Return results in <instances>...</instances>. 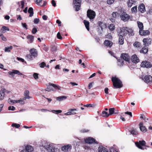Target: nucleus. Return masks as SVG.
Returning a JSON list of instances; mask_svg holds the SVG:
<instances>
[{
    "label": "nucleus",
    "instance_id": "nucleus-1",
    "mask_svg": "<svg viewBox=\"0 0 152 152\" xmlns=\"http://www.w3.org/2000/svg\"><path fill=\"white\" fill-rule=\"evenodd\" d=\"M40 147L41 148H44L48 152H60L58 149L53 147L52 145L45 142H43Z\"/></svg>",
    "mask_w": 152,
    "mask_h": 152
},
{
    "label": "nucleus",
    "instance_id": "nucleus-2",
    "mask_svg": "<svg viewBox=\"0 0 152 152\" xmlns=\"http://www.w3.org/2000/svg\"><path fill=\"white\" fill-rule=\"evenodd\" d=\"M112 81L115 88H120L122 87L123 86L122 83L118 78L115 77H112Z\"/></svg>",
    "mask_w": 152,
    "mask_h": 152
},
{
    "label": "nucleus",
    "instance_id": "nucleus-3",
    "mask_svg": "<svg viewBox=\"0 0 152 152\" xmlns=\"http://www.w3.org/2000/svg\"><path fill=\"white\" fill-rule=\"evenodd\" d=\"M57 89L61 90V87L53 84L49 83L47 86V88L45 89V90L46 91L49 92L51 91H55Z\"/></svg>",
    "mask_w": 152,
    "mask_h": 152
},
{
    "label": "nucleus",
    "instance_id": "nucleus-4",
    "mask_svg": "<svg viewBox=\"0 0 152 152\" xmlns=\"http://www.w3.org/2000/svg\"><path fill=\"white\" fill-rule=\"evenodd\" d=\"M135 144L136 146L139 149L141 150L146 149V142L144 140L139 141V142H135Z\"/></svg>",
    "mask_w": 152,
    "mask_h": 152
},
{
    "label": "nucleus",
    "instance_id": "nucleus-5",
    "mask_svg": "<svg viewBox=\"0 0 152 152\" xmlns=\"http://www.w3.org/2000/svg\"><path fill=\"white\" fill-rule=\"evenodd\" d=\"M87 16L90 21H93L96 16V13L94 11L91 10H88L87 11Z\"/></svg>",
    "mask_w": 152,
    "mask_h": 152
},
{
    "label": "nucleus",
    "instance_id": "nucleus-6",
    "mask_svg": "<svg viewBox=\"0 0 152 152\" xmlns=\"http://www.w3.org/2000/svg\"><path fill=\"white\" fill-rule=\"evenodd\" d=\"M29 92L28 90H26L24 92V97L23 98H20V99L22 100L21 104H24L25 102V100L26 99H29L31 98V97L29 96Z\"/></svg>",
    "mask_w": 152,
    "mask_h": 152
},
{
    "label": "nucleus",
    "instance_id": "nucleus-7",
    "mask_svg": "<svg viewBox=\"0 0 152 152\" xmlns=\"http://www.w3.org/2000/svg\"><path fill=\"white\" fill-rule=\"evenodd\" d=\"M81 0H75L73 1V3L75 5V7L76 11H78L80 9Z\"/></svg>",
    "mask_w": 152,
    "mask_h": 152
},
{
    "label": "nucleus",
    "instance_id": "nucleus-8",
    "mask_svg": "<svg viewBox=\"0 0 152 152\" xmlns=\"http://www.w3.org/2000/svg\"><path fill=\"white\" fill-rule=\"evenodd\" d=\"M120 18L121 20L124 22H126L129 20L130 18V16L126 12H123L120 15Z\"/></svg>",
    "mask_w": 152,
    "mask_h": 152
},
{
    "label": "nucleus",
    "instance_id": "nucleus-9",
    "mask_svg": "<svg viewBox=\"0 0 152 152\" xmlns=\"http://www.w3.org/2000/svg\"><path fill=\"white\" fill-rule=\"evenodd\" d=\"M140 65L142 67L150 68L152 67V64L150 62L148 61H145L142 62Z\"/></svg>",
    "mask_w": 152,
    "mask_h": 152
},
{
    "label": "nucleus",
    "instance_id": "nucleus-10",
    "mask_svg": "<svg viewBox=\"0 0 152 152\" xmlns=\"http://www.w3.org/2000/svg\"><path fill=\"white\" fill-rule=\"evenodd\" d=\"M121 57L126 61L129 62L130 61V56L128 54L124 53L121 54Z\"/></svg>",
    "mask_w": 152,
    "mask_h": 152
},
{
    "label": "nucleus",
    "instance_id": "nucleus-11",
    "mask_svg": "<svg viewBox=\"0 0 152 152\" xmlns=\"http://www.w3.org/2000/svg\"><path fill=\"white\" fill-rule=\"evenodd\" d=\"M9 74L10 75H11L12 77H13L14 76L15 74H17L19 75H22V74L18 70H12L11 72H8Z\"/></svg>",
    "mask_w": 152,
    "mask_h": 152
},
{
    "label": "nucleus",
    "instance_id": "nucleus-12",
    "mask_svg": "<svg viewBox=\"0 0 152 152\" xmlns=\"http://www.w3.org/2000/svg\"><path fill=\"white\" fill-rule=\"evenodd\" d=\"M30 53L34 58L37 57L38 55V53L36 49L34 48L31 49L29 51Z\"/></svg>",
    "mask_w": 152,
    "mask_h": 152
},
{
    "label": "nucleus",
    "instance_id": "nucleus-13",
    "mask_svg": "<svg viewBox=\"0 0 152 152\" xmlns=\"http://www.w3.org/2000/svg\"><path fill=\"white\" fill-rule=\"evenodd\" d=\"M7 92V93H8L9 92L5 88H2L0 91V100H2L4 96V93Z\"/></svg>",
    "mask_w": 152,
    "mask_h": 152
},
{
    "label": "nucleus",
    "instance_id": "nucleus-14",
    "mask_svg": "<svg viewBox=\"0 0 152 152\" xmlns=\"http://www.w3.org/2000/svg\"><path fill=\"white\" fill-rule=\"evenodd\" d=\"M77 109H70L68 110V111L65 113L64 114L65 115H75L76 114L75 112L73 111H76Z\"/></svg>",
    "mask_w": 152,
    "mask_h": 152
},
{
    "label": "nucleus",
    "instance_id": "nucleus-15",
    "mask_svg": "<svg viewBox=\"0 0 152 152\" xmlns=\"http://www.w3.org/2000/svg\"><path fill=\"white\" fill-rule=\"evenodd\" d=\"M128 28L124 27L121 29V31L119 34H121L123 35H125L128 33Z\"/></svg>",
    "mask_w": 152,
    "mask_h": 152
},
{
    "label": "nucleus",
    "instance_id": "nucleus-16",
    "mask_svg": "<svg viewBox=\"0 0 152 152\" xmlns=\"http://www.w3.org/2000/svg\"><path fill=\"white\" fill-rule=\"evenodd\" d=\"M144 81L148 83L152 82V77L149 75L145 76L144 77Z\"/></svg>",
    "mask_w": 152,
    "mask_h": 152
},
{
    "label": "nucleus",
    "instance_id": "nucleus-17",
    "mask_svg": "<svg viewBox=\"0 0 152 152\" xmlns=\"http://www.w3.org/2000/svg\"><path fill=\"white\" fill-rule=\"evenodd\" d=\"M131 59L132 62L134 63H137L139 61V58L135 54L132 56Z\"/></svg>",
    "mask_w": 152,
    "mask_h": 152
},
{
    "label": "nucleus",
    "instance_id": "nucleus-18",
    "mask_svg": "<svg viewBox=\"0 0 152 152\" xmlns=\"http://www.w3.org/2000/svg\"><path fill=\"white\" fill-rule=\"evenodd\" d=\"M143 42L144 45L146 46L151 44V41L150 39L144 38L143 40Z\"/></svg>",
    "mask_w": 152,
    "mask_h": 152
},
{
    "label": "nucleus",
    "instance_id": "nucleus-19",
    "mask_svg": "<svg viewBox=\"0 0 152 152\" xmlns=\"http://www.w3.org/2000/svg\"><path fill=\"white\" fill-rule=\"evenodd\" d=\"M71 145H65L62 147L61 150L62 151L64 152L68 151L69 149L71 148Z\"/></svg>",
    "mask_w": 152,
    "mask_h": 152
},
{
    "label": "nucleus",
    "instance_id": "nucleus-20",
    "mask_svg": "<svg viewBox=\"0 0 152 152\" xmlns=\"http://www.w3.org/2000/svg\"><path fill=\"white\" fill-rule=\"evenodd\" d=\"M8 102L9 103L14 104L16 103H20V104H21L22 100L20 98L18 100H12L10 99L9 98L8 99Z\"/></svg>",
    "mask_w": 152,
    "mask_h": 152
},
{
    "label": "nucleus",
    "instance_id": "nucleus-21",
    "mask_svg": "<svg viewBox=\"0 0 152 152\" xmlns=\"http://www.w3.org/2000/svg\"><path fill=\"white\" fill-rule=\"evenodd\" d=\"M85 142L89 144L93 143L95 141V139L92 137H89L85 139Z\"/></svg>",
    "mask_w": 152,
    "mask_h": 152
},
{
    "label": "nucleus",
    "instance_id": "nucleus-22",
    "mask_svg": "<svg viewBox=\"0 0 152 152\" xmlns=\"http://www.w3.org/2000/svg\"><path fill=\"white\" fill-rule=\"evenodd\" d=\"M138 10L141 13H144L145 11V6L143 4H140L138 7Z\"/></svg>",
    "mask_w": 152,
    "mask_h": 152
},
{
    "label": "nucleus",
    "instance_id": "nucleus-23",
    "mask_svg": "<svg viewBox=\"0 0 152 152\" xmlns=\"http://www.w3.org/2000/svg\"><path fill=\"white\" fill-rule=\"evenodd\" d=\"M139 126L140 131L142 132H145L147 130L146 129L145 127L143 125V124L142 122H140Z\"/></svg>",
    "mask_w": 152,
    "mask_h": 152
},
{
    "label": "nucleus",
    "instance_id": "nucleus-24",
    "mask_svg": "<svg viewBox=\"0 0 152 152\" xmlns=\"http://www.w3.org/2000/svg\"><path fill=\"white\" fill-rule=\"evenodd\" d=\"M150 33L148 30H143V29L139 30V33L141 35L145 36L148 35Z\"/></svg>",
    "mask_w": 152,
    "mask_h": 152
},
{
    "label": "nucleus",
    "instance_id": "nucleus-25",
    "mask_svg": "<svg viewBox=\"0 0 152 152\" xmlns=\"http://www.w3.org/2000/svg\"><path fill=\"white\" fill-rule=\"evenodd\" d=\"M27 39H28V43L30 44L32 43L34 40V36L32 35H28L27 37Z\"/></svg>",
    "mask_w": 152,
    "mask_h": 152
},
{
    "label": "nucleus",
    "instance_id": "nucleus-26",
    "mask_svg": "<svg viewBox=\"0 0 152 152\" xmlns=\"http://www.w3.org/2000/svg\"><path fill=\"white\" fill-rule=\"evenodd\" d=\"M98 152H108V150L102 146H100L98 148Z\"/></svg>",
    "mask_w": 152,
    "mask_h": 152
},
{
    "label": "nucleus",
    "instance_id": "nucleus-27",
    "mask_svg": "<svg viewBox=\"0 0 152 152\" xmlns=\"http://www.w3.org/2000/svg\"><path fill=\"white\" fill-rule=\"evenodd\" d=\"M119 38L118 43L120 45H122L124 43V38L123 36L121 34H119Z\"/></svg>",
    "mask_w": 152,
    "mask_h": 152
},
{
    "label": "nucleus",
    "instance_id": "nucleus-28",
    "mask_svg": "<svg viewBox=\"0 0 152 152\" xmlns=\"http://www.w3.org/2000/svg\"><path fill=\"white\" fill-rule=\"evenodd\" d=\"M25 150L28 152H31L33 151L34 148L31 146L27 145L25 147Z\"/></svg>",
    "mask_w": 152,
    "mask_h": 152
},
{
    "label": "nucleus",
    "instance_id": "nucleus-29",
    "mask_svg": "<svg viewBox=\"0 0 152 152\" xmlns=\"http://www.w3.org/2000/svg\"><path fill=\"white\" fill-rule=\"evenodd\" d=\"M104 44L105 45L110 47H111L113 44L112 42L107 40L104 41Z\"/></svg>",
    "mask_w": 152,
    "mask_h": 152
},
{
    "label": "nucleus",
    "instance_id": "nucleus-30",
    "mask_svg": "<svg viewBox=\"0 0 152 152\" xmlns=\"http://www.w3.org/2000/svg\"><path fill=\"white\" fill-rule=\"evenodd\" d=\"M99 27L101 28L102 30L103 29L105 28L106 27V25L105 23L99 22Z\"/></svg>",
    "mask_w": 152,
    "mask_h": 152
},
{
    "label": "nucleus",
    "instance_id": "nucleus-31",
    "mask_svg": "<svg viewBox=\"0 0 152 152\" xmlns=\"http://www.w3.org/2000/svg\"><path fill=\"white\" fill-rule=\"evenodd\" d=\"M136 2V0H129L128 2V6L129 7H131L132 4Z\"/></svg>",
    "mask_w": 152,
    "mask_h": 152
},
{
    "label": "nucleus",
    "instance_id": "nucleus-32",
    "mask_svg": "<svg viewBox=\"0 0 152 152\" xmlns=\"http://www.w3.org/2000/svg\"><path fill=\"white\" fill-rule=\"evenodd\" d=\"M148 51L147 48L145 46L142 49L140 52L141 53H146L148 52Z\"/></svg>",
    "mask_w": 152,
    "mask_h": 152
},
{
    "label": "nucleus",
    "instance_id": "nucleus-33",
    "mask_svg": "<svg viewBox=\"0 0 152 152\" xmlns=\"http://www.w3.org/2000/svg\"><path fill=\"white\" fill-rule=\"evenodd\" d=\"M66 97L65 96H61L59 97H57L56 99L58 101H61L63 100L64 99H66Z\"/></svg>",
    "mask_w": 152,
    "mask_h": 152
},
{
    "label": "nucleus",
    "instance_id": "nucleus-34",
    "mask_svg": "<svg viewBox=\"0 0 152 152\" xmlns=\"http://www.w3.org/2000/svg\"><path fill=\"white\" fill-rule=\"evenodd\" d=\"M9 31V28L7 27L3 26L2 27V28L1 30V32L4 33L6 32V31Z\"/></svg>",
    "mask_w": 152,
    "mask_h": 152
},
{
    "label": "nucleus",
    "instance_id": "nucleus-35",
    "mask_svg": "<svg viewBox=\"0 0 152 152\" xmlns=\"http://www.w3.org/2000/svg\"><path fill=\"white\" fill-rule=\"evenodd\" d=\"M137 23L138 24V27L140 29L139 30L143 29V23L140 21H137Z\"/></svg>",
    "mask_w": 152,
    "mask_h": 152
},
{
    "label": "nucleus",
    "instance_id": "nucleus-36",
    "mask_svg": "<svg viewBox=\"0 0 152 152\" xmlns=\"http://www.w3.org/2000/svg\"><path fill=\"white\" fill-rule=\"evenodd\" d=\"M84 23L85 24V25L86 27V28L89 31V23L88 21H86V20H84Z\"/></svg>",
    "mask_w": 152,
    "mask_h": 152
},
{
    "label": "nucleus",
    "instance_id": "nucleus-37",
    "mask_svg": "<svg viewBox=\"0 0 152 152\" xmlns=\"http://www.w3.org/2000/svg\"><path fill=\"white\" fill-rule=\"evenodd\" d=\"M28 12L30 13L29 16L31 17L33 16L34 13L33 11V9L32 7H30L28 10Z\"/></svg>",
    "mask_w": 152,
    "mask_h": 152
},
{
    "label": "nucleus",
    "instance_id": "nucleus-38",
    "mask_svg": "<svg viewBox=\"0 0 152 152\" xmlns=\"http://www.w3.org/2000/svg\"><path fill=\"white\" fill-rule=\"evenodd\" d=\"M26 58L28 61H31L33 59V56L30 54L27 55Z\"/></svg>",
    "mask_w": 152,
    "mask_h": 152
},
{
    "label": "nucleus",
    "instance_id": "nucleus-39",
    "mask_svg": "<svg viewBox=\"0 0 152 152\" xmlns=\"http://www.w3.org/2000/svg\"><path fill=\"white\" fill-rule=\"evenodd\" d=\"M128 33L130 36H133L134 35V33L133 32V30L131 28H128Z\"/></svg>",
    "mask_w": 152,
    "mask_h": 152
},
{
    "label": "nucleus",
    "instance_id": "nucleus-40",
    "mask_svg": "<svg viewBox=\"0 0 152 152\" xmlns=\"http://www.w3.org/2000/svg\"><path fill=\"white\" fill-rule=\"evenodd\" d=\"M109 29L111 31L114 30L115 28V26L114 24H110L108 27Z\"/></svg>",
    "mask_w": 152,
    "mask_h": 152
},
{
    "label": "nucleus",
    "instance_id": "nucleus-41",
    "mask_svg": "<svg viewBox=\"0 0 152 152\" xmlns=\"http://www.w3.org/2000/svg\"><path fill=\"white\" fill-rule=\"evenodd\" d=\"M110 116L109 113L107 112L103 111L102 112V116L104 117H107Z\"/></svg>",
    "mask_w": 152,
    "mask_h": 152
},
{
    "label": "nucleus",
    "instance_id": "nucleus-42",
    "mask_svg": "<svg viewBox=\"0 0 152 152\" xmlns=\"http://www.w3.org/2000/svg\"><path fill=\"white\" fill-rule=\"evenodd\" d=\"M133 45L134 47L137 48H140L141 46L140 43L137 42H135Z\"/></svg>",
    "mask_w": 152,
    "mask_h": 152
},
{
    "label": "nucleus",
    "instance_id": "nucleus-43",
    "mask_svg": "<svg viewBox=\"0 0 152 152\" xmlns=\"http://www.w3.org/2000/svg\"><path fill=\"white\" fill-rule=\"evenodd\" d=\"M12 49V46L9 47H6L5 48V52H10V50Z\"/></svg>",
    "mask_w": 152,
    "mask_h": 152
},
{
    "label": "nucleus",
    "instance_id": "nucleus-44",
    "mask_svg": "<svg viewBox=\"0 0 152 152\" xmlns=\"http://www.w3.org/2000/svg\"><path fill=\"white\" fill-rule=\"evenodd\" d=\"M96 106L94 104H88L84 105V106L87 107H94Z\"/></svg>",
    "mask_w": 152,
    "mask_h": 152
},
{
    "label": "nucleus",
    "instance_id": "nucleus-45",
    "mask_svg": "<svg viewBox=\"0 0 152 152\" xmlns=\"http://www.w3.org/2000/svg\"><path fill=\"white\" fill-rule=\"evenodd\" d=\"M115 109L114 108H110L109 109V115H110L113 114L114 112Z\"/></svg>",
    "mask_w": 152,
    "mask_h": 152
},
{
    "label": "nucleus",
    "instance_id": "nucleus-46",
    "mask_svg": "<svg viewBox=\"0 0 152 152\" xmlns=\"http://www.w3.org/2000/svg\"><path fill=\"white\" fill-rule=\"evenodd\" d=\"M51 112L53 113L57 114H58V113H61L62 111L61 110H51Z\"/></svg>",
    "mask_w": 152,
    "mask_h": 152
},
{
    "label": "nucleus",
    "instance_id": "nucleus-47",
    "mask_svg": "<svg viewBox=\"0 0 152 152\" xmlns=\"http://www.w3.org/2000/svg\"><path fill=\"white\" fill-rule=\"evenodd\" d=\"M130 131L131 133L132 134L136 135L138 134V132L136 129L132 130Z\"/></svg>",
    "mask_w": 152,
    "mask_h": 152
},
{
    "label": "nucleus",
    "instance_id": "nucleus-48",
    "mask_svg": "<svg viewBox=\"0 0 152 152\" xmlns=\"http://www.w3.org/2000/svg\"><path fill=\"white\" fill-rule=\"evenodd\" d=\"M137 7L135 6L131 9V11L132 12H135L137 11Z\"/></svg>",
    "mask_w": 152,
    "mask_h": 152
},
{
    "label": "nucleus",
    "instance_id": "nucleus-49",
    "mask_svg": "<svg viewBox=\"0 0 152 152\" xmlns=\"http://www.w3.org/2000/svg\"><path fill=\"white\" fill-rule=\"evenodd\" d=\"M12 126L13 127H15L16 128H18L20 127V125L19 124L14 123L12 124Z\"/></svg>",
    "mask_w": 152,
    "mask_h": 152
},
{
    "label": "nucleus",
    "instance_id": "nucleus-50",
    "mask_svg": "<svg viewBox=\"0 0 152 152\" xmlns=\"http://www.w3.org/2000/svg\"><path fill=\"white\" fill-rule=\"evenodd\" d=\"M118 14L116 12H113L112 13V15L113 18H115L117 15H118Z\"/></svg>",
    "mask_w": 152,
    "mask_h": 152
},
{
    "label": "nucleus",
    "instance_id": "nucleus-51",
    "mask_svg": "<svg viewBox=\"0 0 152 152\" xmlns=\"http://www.w3.org/2000/svg\"><path fill=\"white\" fill-rule=\"evenodd\" d=\"M115 148H114L113 147H111L110 148V152H118V151L115 149Z\"/></svg>",
    "mask_w": 152,
    "mask_h": 152
},
{
    "label": "nucleus",
    "instance_id": "nucleus-52",
    "mask_svg": "<svg viewBox=\"0 0 152 152\" xmlns=\"http://www.w3.org/2000/svg\"><path fill=\"white\" fill-rule=\"evenodd\" d=\"M52 50L53 51H56L57 50V47L55 46H53L52 48Z\"/></svg>",
    "mask_w": 152,
    "mask_h": 152
},
{
    "label": "nucleus",
    "instance_id": "nucleus-53",
    "mask_svg": "<svg viewBox=\"0 0 152 152\" xmlns=\"http://www.w3.org/2000/svg\"><path fill=\"white\" fill-rule=\"evenodd\" d=\"M114 0H107V2L108 4H111L113 3Z\"/></svg>",
    "mask_w": 152,
    "mask_h": 152
},
{
    "label": "nucleus",
    "instance_id": "nucleus-54",
    "mask_svg": "<svg viewBox=\"0 0 152 152\" xmlns=\"http://www.w3.org/2000/svg\"><path fill=\"white\" fill-rule=\"evenodd\" d=\"M38 74L37 73H34L33 75L34 78L35 79H37L38 78Z\"/></svg>",
    "mask_w": 152,
    "mask_h": 152
},
{
    "label": "nucleus",
    "instance_id": "nucleus-55",
    "mask_svg": "<svg viewBox=\"0 0 152 152\" xmlns=\"http://www.w3.org/2000/svg\"><path fill=\"white\" fill-rule=\"evenodd\" d=\"M46 64L44 62H42L40 64V66L41 68H43L45 66Z\"/></svg>",
    "mask_w": 152,
    "mask_h": 152
},
{
    "label": "nucleus",
    "instance_id": "nucleus-56",
    "mask_svg": "<svg viewBox=\"0 0 152 152\" xmlns=\"http://www.w3.org/2000/svg\"><path fill=\"white\" fill-rule=\"evenodd\" d=\"M8 109L9 110H15V108L14 106H9L8 107Z\"/></svg>",
    "mask_w": 152,
    "mask_h": 152
},
{
    "label": "nucleus",
    "instance_id": "nucleus-57",
    "mask_svg": "<svg viewBox=\"0 0 152 152\" xmlns=\"http://www.w3.org/2000/svg\"><path fill=\"white\" fill-rule=\"evenodd\" d=\"M43 49L46 52L48 50V48L45 45H44Z\"/></svg>",
    "mask_w": 152,
    "mask_h": 152
},
{
    "label": "nucleus",
    "instance_id": "nucleus-58",
    "mask_svg": "<svg viewBox=\"0 0 152 152\" xmlns=\"http://www.w3.org/2000/svg\"><path fill=\"white\" fill-rule=\"evenodd\" d=\"M20 6H21V8L22 9H23L24 7V4H25V2L24 1H22L20 2Z\"/></svg>",
    "mask_w": 152,
    "mask_h": 152
},
{
    "label": "nucleus",
    "instance_id": "nucleus-59",
    "mask_svg": "<svg viewBox=\"0 0 152 152\" xmlns=\"http://www.w3.org/2000/svg\"><path fill=\"white\" fill-rule=\"evenodd\" d=\"M57 38L59 39H62V37L61 36L59 32H58L57 34Z\"/></svg>",
    "mask_w": 152,
    "mask_h": 152
},
{
    "label": "nucleus",
    "instance_id": "nucleus-60",
    "mask_svg": "<svg viewBox=\"0 0 152 152\" xmlns=\"http://www.w3.org/2000/svg\"><path fill=\"white\" fill-rule=\"evenodd\" d=\"M106 38L109 39H111L112 38V36L110 34H109L107 35H106Z\"/></svg>",
    "mask_w": 152,
    "mask_h": 152
},
{
    "label": "nucleus",
    "instance_id": "nucleus-61",
    "mask_svg": "<svg viewBox=\"0 0 152 152\" xmlns=\"http://www.w3.org/2000/svg\"><path fill=\"white\" fill-rule=\"evenodd\" d=\"M21 24L23 28L26 29H27V25L26 23H22Z\"/></svg>",
    "mask_w": 152,
    "mask_h": 152
},
{
    "label": "nucleus",
    "instance_id": "nucleus-62",
    "mask_svg": "<svg viewBox=\"0 0 152 152\" xmlns=\"http://www.w3.org/2000/svg\"><path fill=\"white\" fill-rule=\"evenodd\" d=\"M37 31V28H33V29H32V33L33 34H35L36 33Z\"/></svg>",
    "mask_w": 152,
    "mask_h": 152
},
{
    "label": "nucleus",
    "instance_id": "nucleus-63",
    "mask_svg": "<svg viewBox=\"0 0 152 152\" xmlns=\"http://www.w3.org/2000/svg\"><path fill=\"white\" fill-rule=\"evenodd\" d=\"M17 59L18 61H20L22 62H24V59L22 58H20L19 57H17Z\"/></svg>",
    "mask_w": 152,
    "mask_h": 152
},
{
    "label": "nucleus",
    "instance_id": "nucleus-64",
    "mask_svg": "<svg viewBox=\"0 0 152 152\" xmlns=\"http://www.w3.org/2000/svg\"><path fill=\"white\" fill-rule=\"evenodd\" d=\"M39 21V20L37 18H35L34 20V23L35 24L38 23Z\"/></svg>",
    "mask_w": 152,
    "mask_h": 152
}]
</instances>
